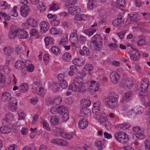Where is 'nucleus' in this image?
Returning <instances> with one entry per match:
<instances>
[{"label":"nucleus","mask_w":150,"mask_h":150,"mask_svg":"<svg viewBox=\"0 0 150 150\" xmlns=\"http://www.w3.org/2000/svg\"><path fill=\"white\" fill-rule=\"evenodd\" d=\"M50 33L52 35H55L58 34L59 33V31L55 28L52 27L50 29Z\"/></svg>","instance_id":"obj_48"},{"label":"nucleus","mask_w":150,"mask_h":150,"mask_svg":"<svg viewBox=\"0 0 150 150\" xmlns=\"http://www.w3.org/2000/svg\"><path fill=\"white\" fill-rule=\"evenodd\" d=\"M68 89L72 91L77 90V85H69Z\"/></svg>","instance_id":"obj_55"},{"label":"nucleus","mask_w":150,"mask_h":150,"mask_svg":"<svg viewBox=\"0 0 150 150\" xmlns=\"http://www.w3.org/2000/svg\"><path fill=\"white\" fill-rule=\"evenodd\" d=\"M94 118L98 120L101 123H104L107 121L106 115L104 113H101L99 116L94 117Z\"/></svg>","instance_id":"obj_15"},{"label":"nucleus","mask_w":150,"mask_h":150,"mask_svg":"<svg viewBox=\"0 0 150 150\" xmlns=\"http://www.w3.org/2000/svg\"><path fill=\"white\" fill-rule=\"evenodd\" d=\"M21 2L23 4L20 8V12L21 15L23 17H26L28 14L29 11V7L26 5L28 3L27 0H21Z\"/></svg>","instance_id":"obj_4"},{"label":"nucleus","mask_w":150,"mask_h":150,"mask_svg":"<svg viewBox=\"0 0 150 150\" xmlns=\"http://www.w3.org/2000/svg\"><path fill=\"white\" fill-rule=\"evenodd\" d=\"M51 50L54 54L57 55H59L60 54V50L58 47L56 46H54L51 48Z\"/></svg>","instance_id":"obj_29"},{"label":"nucleus","mask_w":150,"mask_h":150,"mask_svg":"<svg viewBox=\"0 0 150 150\" xmlns=\"http://www.w3.org/2000/svg\"><path fill=\"white\" fill-rule=\"evenodd\" d=\"M67 38H63L61 40L59 44L60 46H63L66 45L67 43Z\"/></svg>","instance_id":"obj_57"},{"label":"nucleus","mask_w":150,"mask_h":150,"mask_svg":"<svg viewBox=\"0 0 150 150\" xmlns=\"http://www.w3.org/2000/svg\"><path fill=\"white\" fill-rule=\"evenodd\" d=\"M27 23V24L33 27H35L37 25V21L32 18L28 19Z\"/></svg>","instance_id":"obj_25"},{"label":"nucleus","mask_w":150,"mask_h":150,"mask_svg":"<svg viewBox=\"0 0 150 150\" xmlns=\"http://www.w3.org/2000/svg\"><path fill=\"white\" fill-rule=\"evenodd\" d=\"M117 47V45L116 43L110 44L108 45L109 47L112 50H115V48Z\"/></svg>","instance_id":"obj_60"},{"label":"nucleus","mask_w":150,"mask_h":150,"mask_svg":"<svg viewBox=\"0 0 150 150\" xmlns=\"http://www.w3.org/2000/svg\"><path fill=\"white\" fill-rule=\"evenodd\" d=\"M92 65L91 64H88L85 65L84 68L88 71H91L93 69V67Z\"/></svg>","instance_id":"obj_53"},{"label":"nucleus","mask_w":150,"mask_h":150,"mask_svg":"<svg viewBox=\"0 0 150 150\" xmlns=\"http://www.w3.org/2000/svg\"><path fill=\"white\" fill-rule=\"evenodd\" d=\"M100 103L98 101L97 102L93 104L92 109H98L100 110Z\"/></svg>","instance_id":"obj_50"},{"label":"nucleus","mask_w":150,"mask_h":150,"mask_svg":"<svg viewBox=\"0 0 150 150\" xmlns=\"http://www.w3.org/2000/svg\"><path fill=\"white\" fill-rule=\"evenodd\" d=\"M92 111L94 117H97L99 116L100 113V111L99 109H92Z\"/></svg>","instance_id":"obj_47"},{"label":"nucleus","mask_w":150,"mask_h":150,"mask_svg":"<svg viewBox=\"0 0 150 150\" xmlns=\"http://www.w3.org/2000/svg\"><path fill=\"white\" fill-rule=\"evenodd\" d=\"M141 112L140 111L138 107H136L128 110L127 112V115L130 118H133L136 116L137 115L140 114Z\"/></svg>","instance_id":"obj_6"},{"label":"nucleus","mask_w":150,"mask_h":150,"mask_svg":"<svg viewBox=\"0 0 150 150\" xmlns=\"http://www.w3.org/2000/svg\"><path fill=\"white\" fill-rule=\"evenodd\" d=\"M61 139L54 138L50 140L51 143L54 145H59Z\"/></svg>","instance_id":"obj_36"},{"label":"nucleus","mask_w":150,"mask_h":150,"mask_svg":"<svg viewBox=\"0 0 150 150\" xmlns=\"http://www.w3.org/2000/svg\"><path fill=\"white\" fill-rule=\"evenodd\" d=\"M57 110L59 113L63 114L66 113L67 109L65 106H61L58 107Z\"/></svg>","instance_id":"obj_37"},{"label":"nucleus","mask_w":150,"mask_h":150,"mask_svg":"<svg viewBox=\"0 0 150 150\" xmlns=\"http://www.w3.org/2000/svg\"><path fill=\"white\" fill-rule=\"evenodd\" d=\"M51 23L52 25L57 26L59 24L60 22L57 20H53L51 21Z\"/></svg>","instance_id":"obj_59"},{"label":"nucleus","mask_w":150,"mask_h":150,"mask_svg":"<svg viewBox=\"0 0 150 150\" xmlns=\"http://www.w3.org/2000/svg\"><path fill=\"white\" fill-rule=\"evenodd\" d=\"M128 16H129L133 22L135 21H136V16L134 14H128Z\"/></svg>","instance_id":"obj_62"},{"label":"nucleus","mask_w":150,"mask_h":150,"mask_svg":"<svg viewBox=\"0 0 150 150\" xmlns=\"http://www.w3.org/2000/svg\"><path fill=\"white\" fill-rule=\"evenodd\" d=\"M110 77L112 83L116 84L120 78V76L117 72H113L110 73Z\"/></svg>","instance_id":"obj_10"},{"label":"nucleus","mask_w":150,"mask_h":150,"mask_svg":"<svg viewBox=\"0 0 150 150\" xmlns=\"http://www.w3.org/2000/svg\"><path fill=\"white\" fill-rule=\"evenodd\" d=\"M94 145L99 150H101L104 147V144L101 141L98 140L96 141Z\"/></svg>","instance_id":"obj_27"},{"label":"nucleus","mask_w":150,"mask_h":150,"mask_svg":"<svg viewBox=\"0 0 150 150\" xmlns=\"http://www.w3.org/2000/svg\"><path fill=\"white\" fill-rule=\"evenodd\" d=\"M150 102L148 101V107L145 112V114L146 115H148V117L147 118V121L150 123Z\"/></svg>","instance_id":"obj_33"},{"label":"nucleus","mask_w":150,"mask_h":150,"mask_svg":"<svg viewBox=\"0 0 150 150\" xmlns=\"http://www.w3.org/2000/svg\"><path fill=\"white\" fill-rule=\"evenodd\" d=\"M58 108L56 107H52L50 110V112L52 114H55L58 112Z\"/></svg>","instance_id":"obj_63"},{"label":"nucleus","mask_w":150,"mask_h":150,"mask_svg":"<svg viewBox=\"0 0 150 150\" xmlns=\"http://www.w3.org/2000/svg\"><path fill=\"white\" fill-rule=\"evenodd\" d=\"M79 52L80 54L82 56L86 55L87 56H91V53L89 50L86 47L84 46L81 49Z\"/></svg>","instance_id":"obj_11"},{"label":"nucleus","mask_w":150,"mask_h":150,"mask_svg":"<svg viewBox=\"0 0 150 150\" xmlns=\"http://www.w3.org/2000/svg\"><path fill=\"white\" fill-rule=\"evenodd\" d=\"M145 38V36H143L140 40L137 42V44L138 46H142L146 44L147 43L144 40Z\"/></svg>","instance_id":"obj_32"},{"label":"nucleus","mask_w":150,"mask_h":150,"mask_svg":"<svg viewBox=\"0 0 150 150\" xmlns=\"http://www.w3.org/2000/svg\"><path fill=\"white\" fill-rule=\"evenodd\" d=\"M91 113L90 110L88 108H85L81 111V115L82 117H87Z\"/></svg>","instance_id":"obj_26"},{"label":"nucleus","mask_w":150,"mask_h":150,"mask_svg":"<svg viewBox=\"0 0 150 150\" xmlns=\"http://www.w3.org/2000/svg\"><path fill=\"white\" fill-rule=\"evenodd\" d=\"M40 26L41 32L43 33H46L49 28V23L45 21L40 23Z\"/></svg>","instance_id":"obj_9"},{"label":"nucleus","mask_w":150,"mask_h":150,"mask_svg":"<svg viewBox=\"0 0 150 150\" xmlns=\"http://www.w3.org/2000/svg\"><path fill=\"white\" fill-rule=\"evenodd\" d=\"M26 61L24 63L23 61L18 60L16 62L15 66L18 69H23L26 66Z\"/></svg>","instance_id":"obj_12"},{"label":"nucleus","mask_w":150,"mask_h":150,"mask_svg":"<svg viewBox=\"0 0 150 150\" xmlns=\"http://www.w3.org/2000/svg\"><path fill=\"white\" fill-rule=\"evenodd\" d=\"M132 130L136 133L135 136L137 139L142 140L144 138V130L143 128L137 126L133 127Z\"/></svg>","instance_id":"obj_5"},{"label":"nucleus","mask_w":150,"mask_h":150,"mask_svg":"<svg viewBox=\"0 0 150 150\" xmlns=\"http://www.w3.org/2000/svg\"><path fill=\"white\" fill-rule=\"evenodd\" d=\"M145 150H150V139H147L144 142Z\"/></svg>","instance_id":"obj_38"},{"label":"nucleus","mask_w":150,"mask_h":150,"mask_svg":"<svg viewBox=\"0 0 150 150\" xmlns=\"http://www.w3.org/2000/svg\"><path fill=\"white\" fill-rule=\"evenodd\" d=\"M141 0H135V5L137 7L139 8L143 6L144 4V2Z\"/></svg>","instance_id":"obj_44"},{"label":"nucleus","mask_w":150,"mask_h":150,"mask_svg":"<svg viewBox=\"0 0 150 150\" xmlns=\"http://www.w3.org/2000/svg\"><path fill=\"white\" fill-rule=\"evenodd\" d=\"M6 78L5 76L0 74V83L4 84L5 83Z\"/></svg>","instance_id":"obj_54"},{"label":"nucleus","mask_w":150,"mask_h":150,"mask_svg":"<svg viewBox=\"0 0 150 150\" xmlns=\"http://www.w3.org/2000/svg\"><path fill=\"white\" fill-rule=\"evenodd\" d=\"M92 42L95 50L99 51L101 50L102 47L103 39L100 34H97L93 36Z\"/></svg>","instance_id":"obj_1"},{"label":"nucleus","mask_w":150,"mask_h":150,"mask_svg":"<svg viewBox=\"0 0 150 150\" xmlns=\"http://www.w3.org/2000/svg\"><path fill=\"white\" fill-rule=\"evenodd\" d=\"M140 54L138 52V50L137 52L134 53L132 55H130V58L131 60L133 61H137L140 59Z\"/></svg>","instance_id":"obj_19"},{"label":"nucleus","mask_w":150,"mask_h":150,"mask_svg":"<svg viewBox=\"0 0 150 150\" xmlns=\"http://www.w3.org/2000/svg\"><path fill=\"white\" fill-rule=\"evenodd\" d=\"M33 91L40 97L44 96L45 92L43 88L39 87L38 85H34L32 88Z\"/></svg>","instance_id":"obj_8"},{"label":"nucleus","mask_w":150,"mask_h":150,"mask_svg":"<svg viewBox=\"0 0 150 150\" xmlns=\"http://www.w3.org/2000/svg\"><path fill=\"white\" fill-rule=\"evenodd\" d=\"M18 120H24L26 115L23 110H20L18 112Z\"/></svg>","instance_id":"obj_30"},{"label":"nucleus","mask_w":150,"mask_h":150,"mask_svg":"<svg viewBox=\"0 0 150 150\" xmlns=\"http://www.w3.org/2000/svg\"><path fill=\"white\" fill-rule=\"evenodd\" d=\"M9 50V47H6L4 49V53L6 55L8 56L9 55V53L8 51Z\"/></svg>","instance_id":"obj_61"},{"label":"nucleus","mask_w":150,"mask_h":150,"mask_svg":"<svg viewBox=\"0 0 150 150\" xmlns=\"http://www.w3.org/2000/svg\"><path fill=\"white\" fill-rule=\"evenodd\" d=\"M0 15L5 21H8L9 20V17L4 13L0 12Z\"/></svg>","instance_id":"obj_52"},{"label":"nucleus","mask_w":150,"mask_h":150,"mask_svg":"<svg viewBox=\"0 0 150 150\" xmlns=\"http://www.w3.org/2000/svg\"><path fill=\"white\" fill-rule=\"evenodd\" d=\"M105 103L107 106L112 108H116L118 105V99L113 96H109L105 98Z\"/></svg>","instance_id":"obj_2"},{"label":"nucleus","mask_w":150,"mask_h":150,"mask_svg":"<svg viewBox=\"0 0 150 150\" xmlns=\"http://www.w3.org/2000/svg\"><path fill=\"white\" fill-rule=\"evenodd\" d=\"M114 136L117 141L122 143H125L128 140L127 134L123 132L119 131L116 132Z\"/></svg>","instance_id":"obj_3"},{"label":"nucleus","mask_w":150,"mask_h":150,"mask_svg":"<svg viewBox=\"0 0 150 150\" xmlns=\"http://www.w3.org/2000/svg\"><path fill=\"white\" fill-rule=\"evenodd\" d=\"M123 23H125L126 25L130 24L131 22V20L129 16H127L126 18H124L122 21Z\"/></svg>","instance_id":"obj_51"},{"label":"nucleus","mask_w":150,"mask_h":150,"mask_svg":"<svg viewBox=\"0 0 150 150\" xmlns=\"http://www.w3.org/2000/svg\"><path fill=\"white\" fill-rule=\"evenodd\" d=\"M59 122V117L56 115H53L50 117V123L52 125L56 126Z\"/></svg>","instance_id":"obj_17"},{"label":"nucleus","mask_w":150,"mask_h":150,"mask_svg":"<svg viewBox=\"0 0 150 150\" xmlns=\"http://www.w3.org/2000/svg\"><path fill=\"white\" fill-rule=\"evenodd\" d=\"M148 85H141L140 90L142 92L145 93L147 90Z\"/></svg>","instance_id":"obj_58"},{"label":"nucleus","mask_w":150,"mask_h":150,"mask_svg":"<svg viewBox=\"0 0 150 150\" xmlns=\"http://www.w3.org/2000/svg\"><path fill=\"white\" fill-rule=\"evenodd\" d=\"M69 13L72 15H75L80 12L81 9L78 6H73L69 7L68 10Z\"/></svg>","instance_id":"obj_13"},{"label":"nucleus","mask_w":150,"mask_h":150,"mask_svg":"<svg viewBox=\"0 0 150 150\" xmlns=\"http://www.w3.org/2000/svg\"><path fill=\"white\" fill-rule=\"evenodd\" d=\"M18 31L15 30L10 31V38L13 39L18 35Z\"/></svg>","instance_id":"obj_43"},{"label":"nucleus","mask_w":150,"mask_h":150,"mask_svg":"<svg viewBox=\"0 0 150 150\" xmlns=\"http://www.w3.org/2000/svg\"><path fill=\"white\" fill-rule=\"evenodd\" d=\"M88 123L86 119L82 118L79 120V127L81 129H84L88 126Z\"/></svg>","instance_id":"obj_18"},{"label":"nucleus","mask_w":150,"mask_h":150,"mask_svg":"<svg viewBox=\"0 0 150 150\" xmlns=\"http://www.w3.org/2000/svg\"><path fill=\"white\" fill-rule=\"evenodd\" d=\"M9 128L8 126H4L1 127L0 128V131L3 134H8L9 133Z\"/></svg>","instance_id":"obj_35"},{"label":"nucleus","mask_w":150,"mask_h":150,"mask_svg":"<svg viewBox=\"0 0 150 150\" xmlns=\"http://www.w3.org/2000/svg\"><path fill=\"white\" fill-rule=\"evenodd\" d=\"M60 140H61L60 142L59 145L62 146H66L68 145L69 143L67 141L61 139Z\"/></svg>","instance_id":"obj_56"},{"label":"nucleus","mask_w":150,"mask_h":150,"mask_svg":"<svg viewBox=\"0 0 150 150\" xmlns=\"http://www.w3.org/2000/svg\"><path fill=\"white\" fill-rule=\"evenodd\" d=\"M88 88L91 93L92 94L100 90L98 85H90Z\"/></svg>","instance_id":"obj_21"},{"label":"nucleus","mask_w":150,"mask_h":150,"mask_svg":"<svg viewBox=\"0 0 150 150\" xmlns=\"http://www.w3.org/2000/svg\"><path fill=\"white\" fill-rule=\"evenodd\" d=\"M69 118V115L67 113H64L62 117V119L64 122H66Z\"/></svg>","instance_id":"obj_64"},{"label":"nucleus","mask_w":150,"mask_h":150,"mask_svg":"<svg viewBox=\"0 0 150 150\" xmlns=\"http://www.w3.org/2000/svg\"><path fill=\"white\" fill-rule=\"evenodd\" d=\"M9 93L6 92L4 93L2 97V100L5 102H8L9 101Z\"/></svg>","instance_id":"obj_31"},{"label":"nucleus","mask_w":150,"mask_h":150,"mask_svg":"<svg viewBox=\"0 0 150 150\" xmlns=\"http://www.w3.org/2000/svg\"><path fill=\"white\" fill-rule=\"evenodd\" d=\"M26 69L28 71L32 72L34 71V66L33 64H30L27 66Z\"/></svg>","instance_id":"obj_49"},{"label":"nucleus","mask_w":150,"mask_h":150,"mask_svg":"<svg viewBox=\"0 0 150 150\" xmlns=\"http://www.w3.org/2000/svg\"><path fill=\"white\" fill-rule=\"evenodd\" d=\"M42 125L44 128H45L48 131H50V129L49 127V125L47 121L43 120L42 122Z\"/></svg>","instance_id":"obj_45"},{"label":"nucleus","mask_w":150,"mask_h":150,"mask_svg":"<svg viewBox=\"0 0 150 150\" xmlns=\"http://www.w3.org/2000/svg\"><path fill=\"white\" fill-rule=\"evenodd\" d=\"M19 88L23 92H27L29 88L28 85H20Z\"/></svg>","instance_id":"obj_41"},{"label":"nucleus","mask_w":150,"mask_h":150,"mask_svg":"<svg viewBox=\"0 0 150 150\" xmlns=\"http://www.w3.org/2000/svg\"><path fill=\"white\" fill-rule=\"evenodd\" d=\"M62 101V98L59 96L56 97L54 100H50L48 102V103L51 105H56L60 104Z\"/></svg>","instance_id":"obj_14"},{"label":"nucleus","mask_w":150,"mask_h":150,"mask_svg":"<svg viewBox=\"0 0 150 150\" xmlns=\"http://www.w3.org/2000/svg\"><path fill=\"white\" fill-rule=\"evenodd\" d=\"M8 7V4L6 1H0V8L5 9Z\"/></svg>","instance_id":"obj_40"},{"label":"nucleus","mask_w":150,"mask_h":150,"mask_svg":"<svg viewBox=\"0 0 150 150\" xmlns=\"http://www.w3.org/2000/svg\"><path fill=\"white\" fill-rule=\"evenodd\" d=\"M71 56L70 54L68 52L64 53L62 55L63 60L66 62H69L71 60Z\"/></svg>","instance_id":"obj_23"},{"label":"nucleus","mask_w":150,"mask_h":150,"mask_svg":"<svg viewBox=\"0 0 150 150\" xmlns=\"http://www.w3.org/2000/svg\"><path fill=\"white\" fill-rule=\"evenodd\" d=\"M73 83L74 84H82L83 82L82 79L81 78H76L74 79Z\"/></svg>","instance_id":"obj_42"},{"label":"nucleus","mask_w":150,"mask_h":150,"mask_svg":"<svg viewBox=\"0 0 150 150\" xmlns=\"http://www.w3.org/2000/svg\"><path fill=\"white\" fill-rule=\"evenodd\" d=\"M116 2L117 7H121L122 8L124 7V4L125 3V0H117Z\"/></svg>","instance_id":"obj_39"},{"label":"nucleus","mask_w":150,"mask_h":150,"mask_svg":"<svg viewBox=\"0 0 150 150\" xmlns=\"http://www.w3.org/2000/svg\"><path fill=\"white\" fill-rule=\"evenodd\" d=\"M131 126V125L128 123H122L119 124L118 128L120 129H122L123 130H125L129 128Z\"/></svg>","instance_id":"obj_24"},{"label":"nucleus","mask_w":150,"mask_h":150,"mask_svg":"<svg viewBox=\"0 0 150 150\" xmlns=\"http://www.w3.org/2000/svg\"><path fill=\"white\" fill-rule=\"evenodd\" d=\"M77 91L79 92H81L84 91L85 86L84 85H77Z\"/></svg>","instance_id":"obj_46"},{"label":"nucleus","mask_w":150,"mask_h":150,"mask_svg":"<svg viewBox=\"0 0 150 150\" xmlns=\"http://www.w3.org/2000/svg\"><path fill=\"white\" fill-rule=\"evenodd\" d=\"M17 101L15 98H10V106L11 105H13V110H15V106H17Z\"/></svg>","instance_id":"obj_34"},{"label":"nucleus","mask_w":150,"mask_h":150,"mask_svg":"<svg viewBox=\"0 0 150 150\" xmlns=\"http://www.w3.org/2000/svg\"><path fill=\"white\" fill-rule=\"evenodd\" d=\"M59 82L60 84H67V82L64 79V75L62 74H59L58 77Z\"/></svg>","instance_id":"obj_20"},{"label":"nucleus","mask_w":150,"mask_h":150,"mask_svg":"<svg viewBox=\"0 0 150 150\" xmlns=\"http://www.w3.org/2000/svg\"><path fill=\"white\" fill-rule=\"evenodd\" d=\"M91 104V101L88 99L82 98L81 100V105L84 107H88Z\"/></svg>","instance_id":"obj_22"},{"label":"nucleus","mask_w":150,"mask_h":150,"mask_svg":"<svg viewBox=\"0 0 150 150\" xmlns=\"http://www.w3.org/2000/svg\"><path fill=\"white\" fill-rule=\"evenodd\" d=\"M96 0H89L87 4V8L89 9H92L95 6Z\"/></svg>","instance_id":"obj_28"},{"label":"nucleus","mask_w":150,"mask_h":150,"mask_svg":"<svg viewBox=\"0 0 150 150\" xmlns=\"http://www.w3.org/2000/svg\"><path fill=\"white\" fill-rule=\"evenodd\" d=\"M132 98V92L129 91L125 92L122 98L121 103L122 104H125L130 101Z\"/></svg>","instance_id":"obj_7"},{"label":"nucleus","mask_w":150,"mask_h":150,"mask_svg":"<svg viewBox=\"0 0 150 150\" xmlns=\"http://www.w3.org/2000/svg\"><path fill=\"white\" fill-rule=\"evenodd\" d=\"M17 33L18 38L21 39L25 38L28 36V33L24 30L22 29L18 30Z\"/></svg>","instance_id":"obj_16"}]
</instances>
